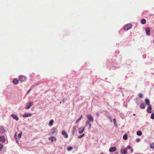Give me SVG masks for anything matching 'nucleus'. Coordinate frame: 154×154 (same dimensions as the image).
Instances as JSON below:
<instances>
[{
	"mask_svg": "<svg viewBox=\"0 0 154 154\" xmlns=\"http://www.w3.org/2000/svg\"><path fill=\"white\" fill-rule=\"evenodd\" d=\"M58 132V130L57 128H53L51 130V132L49 133V135H53L57 134Z\"/></svg>",
	"mask_w": 154,
	"mask_h": 154,
	"instance_id": "f257e3e1",
	"label": "nucleus"
},
{
	"mask_svg": "<svg viewBox=\"0 0 154 154\" xmlns=\"http://www.w3.org/2000/svg\"><path fill=\"white\" fill-rule=\"evenodd\" d=\"M132 25L131 24H128L124 26V29L125 30H128L132 27Z\"/></svg>",
	"mask_w": 154,
	"mask_h": 154,
	"instance_id": "f03ea898",
	"label": "nucleus"
},
{
	"mask_svg": "<svg viewBox=\"0 0 154 154\" xmlns=\"http://www.w3.org/2000/svg\"><path fill=\"white\" fill-rule=\"evenodd\" d=\"M19 79V81L21 82H25L26 80V77L23 75L20 76Z\"/></svg>",
	"mask_w": 154,
	"mask_h": 154,
	"instance_id": "7ed1b4c3",
	"label": "nucleus"
},
{
	"mask_svg": "<svg viewBox=\"0 0 154 154\" xmlns=\"http://www.w3.org/2000/svg\"><path fill=\"white\" fill-rule=\"evenodd\" d=\"M87 117L88 119V120H87V121L93 122L94 120L92 116L90 114L87 115Z\"/></svg>",
	"mask_w": 154,
	"mask_h": 154,
	"instance_id": "20e7f679",
	"label": "nucleus"
},
{
	"mask_svg": "<svg viewBox=\"0 0 154 154\" xmlns=\"http://www.w3.org/2000/svg\"><path fill=\"white\" fill-rule=\"evenodd\" d=\"M85 129V127L84 126L80 127L79 129V133L80 134L83 133Z\"/></svg>",
	"mask_w": 154,
	"mask_h": 154,
	"instance_id": "39448f33",
	"label": "nucleus"
},
{
	"mask_svg": "<svg viewBox=\"0 0 154 154\" xmlns=\"http://www.w3.org/2000/svg\"><path fill=\"white\" fill-rule=\"evenodd\" d=\"M121 153L122 154H126L127 153V148L125 149H122L121 150Z\"/></svg>",
	"mask_w": 154,
	"mask_h": 154,
	"instance_id": "423d86ee",
	"label": "nucleus"
},
{
	"mask_svg": "<svg viewBox=\"0 0 154 154\" xmlns=\"http://www.w3.org/2000/svg\"><path fill=\"white\" fill-rule=\"evenodd\" d=\"M147 108V112L149 113H151L152 112V106L151 104H149Z\"/></svg>",
	"mask_w": 154,
	"mask_h": 154,
	"instance_id": "0eeeda50",
	"label": "nucleus"
},
{
	"mask_svg": "<svg viewBox=\"0 0 154 154\" xmlns=\"http://www.w3.org/2000/svg\"><path fill=\"white\" fill-rule=\"evenodd\" d=\"M90 122L87 121L86 122V126L88 127L90 129L91 127V124L90 123Z\"/></svg>",
	"mask_w": 154,
	"mask_h": 154,
	"instance_id": "6e6552de",
	"label": "nucleus"
},
{
	"mask_svg": "<svg viewBox=\"0 0 154 154\" xmlns=\"http://www.w3.org/2000/svg\"><path fill=\"white\" fill-rule=\"evenodd\" d=\"M33 105V103L31 102L27 104V106L26 107V109H29Z\"/></svg>",
	"mask_w": 154,
	"mask_h": 154,
	"instance_id": "1a4fd4ad",
	"label": "nucleus"
},
{
	"mask_svg": "<svg viewBox=\"0 0 154 154\" xmlns=\"http://www.w3.org/2000/svg\"><path fill=\"white\" fill-rule=\"evenodd\" d=\"M150 29L149 27L147 28L145 30L146 32L147 35H150Z\"/></svg>",
	"mask_w": 154,
	"mask_h": 154,
	"instance_id": "9d476101",
	"label": "nucleus"
},
{
	"mask_svg": "<svg viewBox=\"0 0 154 154\" xmlns=\"http://www.w3.org/2000/svg\"><path fill=\"white\" fill-rule=\"evenodd\" d=\"M11 116L14 118V119H15L16 121L18 120L19 119V117L15 114H11Z\"/></svg>",
	"mask_w": 154,
	"mask_h": 154,
	"instance_id": "9b49d317",
	"label": "nucleus"
},
{
	"mask_svg": "<svg viewBox=\"0 0 154 154\" xmlns=\"http://www.w3.org/2000/svg\"><path fill=\"white\" fill-rule=\"evenodd\" d=\"M116 149H117L115 147H112L110 148L109 151L110 152H112L115 151Z\"/></svg>",
	"mask_w": 154,
	"mask_h": 154,
	"instance_id": "f8f14e48",
	"label": "nucleus"
},
{
	"mask_svg": "<svg viewBox=\"0 0 154 154\" xmlns=\"http://www.w3.org/2000/svg\"><path fill=\"white\" fill-rule=\"evenodd\" d=\"M0 141L2 142H5V140L4 136H0Z\"/></svg>",
	"mask_w": 154,
	"mask_h": 154,
	"instance_id": "ddd939ff",
	"label": "nucleus"
},
{
	"mask_svg": "<svg viewBox=\"0 0 154 154\" xmlns=\"http://www.w3.org/2000/svg\"><path fill=\"white\" fill-rule=\"evenodd\" d=\"M32 116L31 113H25L23 115V117H31Z\"/></svg>",
	"mask_w": 154,
	"mask_h": 154,
	"instance_id": "4468645a",
	"label": "nucleus"
},
{
	"mask_svg": "<svg viewBox=\"0 0 154 154\" xmlns=\"http://www.w3.org/2000/svg\"><path fill=\"white\" fill-rule=\"evenodd\" d=\"M5 132V130L3 127H0V133L3 134Z\"/></svg>",
	"mask_w": 154,
	"mask_h": 154,
	"instance_id": "2eb2a0df",
	"label": "nucleus"
},
{
	"mask_svg": "<svg viewBox=\"0 0 154 154\" xmlns=\"http://www.w3.org/2000/svg\"><path fill=\"white\" fill-rule=\"evenodd\" d=\"M62 134L66 138H67L68 137V135L66 132L65 131H62Z\"/></svg>",
	"mask_w": 154,
	"mask_h": 154,
	"instance_id": "dca6fc26",
	"label": "nucleus"
},
{
	"mask_svg": "<svg viewBox=\"0 0 154 154\" xmlns=\"http://www.w3.org/2000/svg\"><path fill=\"white\" fill-rule=\"evenodd\" d=\"M49 140H51L52 142L55 141L56 140V138L52 136L49 138Z\"/></svg>",
	"mask_w": 154,
	"mask_h": 154,
	"instance_id": "f3484780",
	"label": "nucleus"
},
{
	"mask_svg": "<svg viewBox=\"0 0 154 154\" xmlns=\"http://www.w3.org/2000/svg\"><path fill=\"white\" fill-rule=\"evenodd\" d=\"M140 108L142 109H144L145 108L146 105L143 103H141L140 105Z\"/></svg>",
	"mask_w": 154,
	"mask_h": 154,
	"instance_id": "a211bd4d",
	"label": "nucleus"
},
{
	"mask_svg": "<svg viewBox=\"0 0 154 154\" xmlns=\"http://www.w3.org/2000/svg\"><path fill=\"white\" fill-rule=\"evenodd\" d=\"M13 83L14 85H17L19 83L17 79H14L13 80Z\"/></svg>",
	"mask_w": 154,
	"mask_h": 154,
	"instance_id": "6ab92c4d",
	"label": "nucleus"
},
{
	"mask_svg": "<svg viewBox=\"0 0 154 154\" xmlns=\"http://www.w3.org/2000/svg\"><path fill=\"white\" fill-rule=\"evenodd\" d=\"M76 127L75 125H74L72 127V133L73 134H74L76 131Z\"/></svg>",
	"mask_w": 154,
	"mask_h": 154,
	"instance_id": "aec40b11",
	"label": "nucleus"
},
{
	"mask_svg": "<svg viewBox=\"0 0 154 154\" xmlns=\"http://www.w3.org/2000/svg\"><path fill=\"white\" fill-rule=\"evenodd\" d=\"M145 102L146 104L149 106V104H150V101L148 99H146L145 100Z\"/></svg>",
	"mask_w": 154,
	"mask_h": 154,
	"instance_id": "412c9836",
	"label": "nucleus"
},
{
	"mask_svg": "<svg viewBox=\"0 0 154 154\" xmlns=\"http://www.w3.org/2000/svg\"><path fill=\"white\" fill-rule=\"evenodd\" d=\"M137 135L140 136L142 134V132L140 131H137Z\"/></svg>",
	"mask_w": 154,
	"mask_h": 154,
	"instance_id": "4be33fe9",
	"label": "nucleus"
},
{
	"mask_svg": "<svg viewBox=\"0 0 154 154\" xmlns=\"http://www.w3.org/2000/svg\"><path fill=\"white\" fill-rule=\"evenodd\" d=\"M54 122L53 120V119L51 120L49 122V125L51 126H52Z\"/></svg>",
	"mask_w": 154,
	"mask_h": 154,
	"instance_id": "5701e85b",
	"label": "nucleus"
},
{
	"mask_svg": "<svg viewBox=\"0 0 154 154\" xmlns=\"http://www.w3.org/2000/svg\"><path fill=\"white\" fill-rule=\"evenodd\" d=\"M146 21L145 19H143L141 21V23L142 24H144L146 23Z\"/></svg>",
	"mask_w": 154,
	"mask_h": 154,
	"instance_id": "b1692460",
	"label": "nucleus"
},
{
	"mask_svg": "<svg viewBox=\"0 0 154 154\" xmlns=\"http://www.w3.org/2000/svg\"><path fill=\"white\" fill-rule=\"evenodd\" d=\"M128 138V136L127 134H125L123 136V139L125 140H126Z\"/></svg>",
	"mask_w": 154,
	"mask_h": 154,
	"instance_id": "393cba45",
	"label": "nucleus"
},
{
	"mask_svg": "<svg viewBox=\"0 0 154 154\" xmlns=\"http://www.w3.org/2000/svg\"><path fill=\"white\" fill-rule=\"evenodd\" d=\"M150 146L151 148L154 149V143H150Z\"/></svg>",
	"mask_w": 154,
	"mask_h": 154,
	"instance_id": "a878e982",
	"label": "nucleus"
},
{
	"mask_svg": "<svg viewBox=\"0 0 154 154\" xmlns=\"http://www.w3.org/2000/svg\"><path fill=\"white\" fill-rule=\"evenodd\" d=\"M22 134V132H21L20 133H19L18 135V137L20 139L21 137V135Z\"/></svg>",
	"mask_w": 154,
	"mask_h": 154,
	"instance_id": "bb28decb",
	"label": "nucleus"
},
{
	"mask_svg": "<svg viewBox=\"0 0 154 154\" xmlns=\"http://www.w3.org/2000/svg\"><path fill=\"white\" fill-rule=\"evenodd\" d=\"M3 147V145L0 143V151L2 149Z\"/></svg>",
	"mask_w": 154,
	"mask_h": 154,
	"instance_id": "cd10ccee",
	"label": "nucleus"
},
{
	"mask_svg": "<svg viewBox=\"0 0 154 154\" xmlns=\"http://www.w3.org/2000/svg\"><path fill=\"white\" fill-rule=\"evenodd\" d=\"M151 118L152 119H154V113H152L151 116Z\"/></svg>",
	"mask_w": 154,
	"mask_h": 154,
	"instance_id": "c85d7f7f",
	"label": "nucleus"
},
{
	"mask_svg": "<svg viewBox=\"0 0 154 154\" xmlns=\"http://www.w3.org/2000/svg\"><path fill=\"white\" fill-rule=\"evenodd\" d=\"M85 136V134H83L82 135L78 137L79 138H81L82 137H84Z\"/></svg>",
	"mask_w": 154,
	"mask_h": 154,
	"instance_id": "c756f323",
	"label": "nucleus"
},
{
	"mask_svg": "<svg viewBox=\"0 0 154 154\" xmlns=\"http://www.w3.org/2000/svg\"><path fill=\"white\" fill-rule=\"evenodd\" d=\"M143 97V95L142 94H139V97L140 98H142Z\"/></svg>",
	"mask_w": 154,
	"mask_h": 154,
	"instance_id": "7c9ffc66",
	"label": "nucleus"
},
{
	"mask_svg": "<svg viewBox=\"0 0 154 154\" xmlns=\"http://www.w3.org/2000/svg\"><path fill=\"white\" fill-rule=\"evenodd\" d=\"M113 122L115 125H116V122L115 119H113Z\"/></svg>",
	"mask_w": 154,
	"mask_h": 154,
	"instance_id": "2f4dec72",
	"label": "nucleus"
},
{
	"mask_svg": "<svg viewBox=\"0 0 154 154\" xmlns=\"http://www.w3.org/2000/svg\"><path fill=\"white\" fill-rule=\"evenodd\" d=\"M72 147H69L68 148L67 150L69 151L72 150Z\"/></svg>",
	"mask_w": 154,
	"mask_h": 154,
	"instance_id": "473e14b6",
	"label": "nucleus"
},
{
	"mask_svg": "<svg viewBox=\"0 0 154 154\" xmlns=\"http://www.w3.org/2000/svg\"><path fill=\"white\" fill-rule=\"evenodd\" d=\"M131 146H127L126 148H127V150H128V149H131Z\"/></svg>",
	"mask_w": 154,
	"mask_h": 154,
	"instance_id": "72a5a7b5",
	"label": "nucleus"
},
{
	"mask_svg": "<svg viewBox=\"0 0 154 154\" xmlns=\"http://www.w3.org/2000/svg\"><path fill=\"white\" fill-rule=\"evenodd\" d=\"M140 141V138H137L136 140V141L137 142H139Z\"/></svg>",
	"mask_w": 154,
	"mask_h": 154,
	"instance_id": "f704fd0d",
	"label": "nucleus"
},
{
	"mask_svg": "<svg viewBox=\"0 0 154 154\" xmlns=\"http://www.w3.org/2000/svg\"><path fill=\"white\" fill-rule=\"evenodd\" d=\"M81 120V118H79V119H77L76 120V123H77V122H79L80 120Z\"/></svg>",
	"mask_w": 154,
	"mask_h": 154,
	"instance_id": "c9c22d12",
	"label": "nucleus"
},
{
	"mask_svg": "<svg viewBox=\"0 0 154 154\" xmlns=\"http://www.w3.org/2000/svg\"><path fill=\"white\" fill-rule=\"evenodd\" d=\"M96 115L97 116H99V114L98 112H97L96 113Z\"/></svg>",
	"mask_w": 154,
	"mask_h": 154,
	"instance_id": "e433bc0d",
	"label": "nucleus"
},
{
	"mask_svg": "<svg viewBox=\"0 0 154 154\" xmlns=\"http://www.w3.org/2000/svg\"><path fill=\"white\" fill-rule=\"evenodd\" d=\"M15 138L16 139H17V134H15Z\"/></svg>",
	"mask_w": 154,
	"mask_h": 154,
	"instance_id": "4c0bfd02",
	"label": "nucleus"
},
{
	"mask_svg": "<svg viewBox=\"0 0 154 154\" xmlns=\"http://www.w3.org/2000/svg\"><path fill=\"white\" fill-rule=\"evenodd\" d=\"M30 90H31V89H30V90H29L27 91V94H28V93L30 91Z\"/></svg>",
	"mask_w": 154,
	"mask_h": 154,
	"instance_id": "58836bf2",
	"label": "nucleus"
},
{
	"mask_svg": "<svg viewBox=\"0 0 154 154\" xmlns=\"http://www.w3.org/2000/svg\"><path fill=\"white\" fill-rule=\"evenodd\" d=\"M133 149L131 148V152H133Z\"/></svg>",
	"mask_w": 154,
	"mask_h": 154,
	"instance_id": "ea45409f",
	"label": "nucleus"
},
{
	"mask_svg": "<svg viewBox=\"0 0 154 154\" xmlns=\"http://www.w3.org/2000/svg\"><path fill=\"white\" fill-rule=\"evenodd\" d=\"M65 101V100L64 99H63V100L62 101V102H63V103H64Z\"/></svg>",
	"mask_w": 154,
	"mask_h": 154,
	"instance_id": "a19ab883",
	"label": "nucleus"
},
{
	"mask_svg": "<svg viewBox=\"0 0 154 154\" xmlns=\"http://www.w3.org/2000/svg\"><path fill=\"white\" fill-rule=\"evenodd\" d=\"M82 115H81L79 118H81V119H82Z\"/></svg>",
	"mask_w": 154,
	"mask_h": 154,
	"instance_id": "79ce46f5",
	"label": "nucleus"
},
{
	"mask_svg": "<svg viewBox=\"0 0 154 154\" xmlns=\"http://www.w3.org/2000/svg\"><path fill=\"white\" fill-rule=\"evenodd\" d=\"M114 154H118V152H117L115 153Z\"/></svg>",
	"mask_w": 154,
	"mask_h": 154,
	"instance_id": "37998d69",
	"label": "nucleus"
},
{
	"mask_svg": "<svg viewBox=\"0 0 154 154\" xmlns=\"http://www.w3.org/2000/svg\"><path fill=\"white\" fill-rule=\"evenodd\" d=\"M100 154H103V153H100Z\"/></svg>",
	"mask_w": 154,
	"mask_h": 154,
	"instance_id": "c03bdc74",
	"label": "nucleus"
},
{
	"mask_svg": "<svg viewBox=\"0 0 154 154\" xmlns=\"http://www.w3.org/2000/svg\"><path fill=\"white\" fill-rule=\"evenodd\" d=\"M153 43H154V40H153Z\"/></svg>",
	"mask_w": 154,
	"mask_h": 154,
	"instance_id": "a18cd8bd",
	"label": "nucleus"
},
{
	"mask_svg": "<svg viewBox=\"0 0 154 154\" xmlns=\"http://www.w3.org/2000/svg\"><path fill=\"white\" fill-rule=\"evenodd\" d=\"M60 103L61 104V102H60Z\"/></svg>",
	"mask_w": 154,
	"mask_h": 154,
	"instance_id": "49530a36",
	"label": "nucleus"
}]
</instances>
